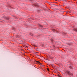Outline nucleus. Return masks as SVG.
Masks as SVG:
<instances>
[{
	"label": "nucleus",
	"instance_id": "nucleus-1",
	"mask_svg": "<svg viewBox=\"0 0 77 77\" xmlns=\"http://www.w3.org/2000/svg\"><path fill=\"white\" fill-rule=\"evenodd\" d=\"M67 73H68V74H69V75H72V73H71L70 72L68 71L67 72Z\"/></svg>",
	"mask_w": 77,
	"mask_h": 77
},
{
	"label": "nucleus",
	"instance_id": "nucleus-2",
	"mask_svg": "<svg viewBox=\"0 0 77 77\" xmlns=\"http://www.w3.org/2000/svg\"><path fill=\"white\" fill-rule=\"evenodd\" d=\"M36 62H37V63H38V64H39V63H40L39 62V61H36Z\"/></svg>",
	"mask_w": 77,
	"mask_h": 77
},
{
	"label": "nucleus",
	"instance_id": "nucleus-3",
	"mask_svg": "<svg viewBox=\"0 0 77 77\" xmlns=\"http://www.w3.org/2000/svg\"><path fill=\"white\" fill-rule=\"evenodd\" d=\"M47 70H48V71H50V70L48 68V69H47Z\"/></svg>",
	"mask_w": 77,
	"mask_h": 77
},
{
	"label": "nucleus",
	"instance_id": "nucleus-4",
	"mask_svg": "<svg viewBox=\"0 0 77 77\" xmlns=\"http://www.w3.org/2000/svg\"><path fill=\"white\" fill-rule=\"evenodd\" d=\"M33 46H34V47H36V45H34Z\"/></svg>",
	"mask_w": 77,
	"mask_h": 77
},
{
	"label": "nucleus",
	"instance_id": "nucleus-5",
	"mask_svg": "<svg viewBox=\"0 0 77 77\" xmlns=\"http://www.w3.org/2000/svg\"><path fill=\"white\" fill-rule=\"evenodd\" d=\"M70 69H72V67H70Z\"/></svg>",
	"mask_w": 77,
	"mask_h": 77
},
{
	"label": "nucleus",
	"instance_id": "nucleus-6",
	"mask_svg": "<svg viewBox=\"0 0 77 77\" xmlns=\"http://www.w3.org/2000/svg\"><path fill=\"white\" fill-rule=\"evenodd\" d=\"M53 30L54 32V31H55V29H54Z\"/></svg>",
	"mask_w": 77,
	"mask_h": 77
},
{
	"label": "nucleus",
	"instance_id": "nucleus-7",
	"mask_svg": "<svg viewBox=\"0 0 77 77\" xmlns=\"http://www.w3.org/2000/svg\"><path fill=\"white\" fill-rule=\"evenodd\" d=\"M40 27H42V26H41V25H40Z\"/></svg>",
	"mask_w": 77,
	"mask_h": 77
},
{
	"label": "nucleus",
	"instance_id": "nucleus-8",
	"mask_svg": "<svg viewBox=\"0 0 77 77\" xmlns=\"http://www.w3.org/2000/svg\"><path fill=\"white\" fill-rule=\"evenodd\" d=\"M64 1H66V0H64Z\"/></svg>",
	"mask_w": 77,
	"mask_h": 77
},
{
	"label": "nucleus",
	"instance_id": "nucleus-9",
	"mask_svg": "<svg viewBox=\"0 0 77 77\" xmlns=\"http://www.w3.org/2000/svg\"><path fill=\"white\" fill-rule=\"evenodd\" d=\"M26 47H27V46H26Z\"/></svg>",
	"mask_w": 77,
	"mask_h": 77
}]
</instances>
